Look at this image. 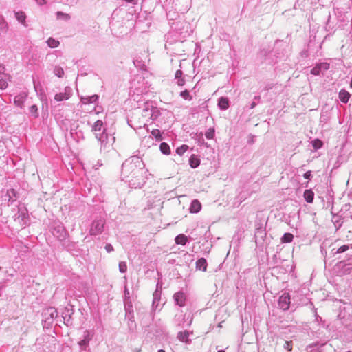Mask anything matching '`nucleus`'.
<instances>
[{"label": "nucleus", "instance_id": "1", "mask_svg": "<svg viewBox=\"0 0 352 352\" xmlns=\"http://www.w3.org/2000/svg\"><path fill=\"white\" fill-rule=\"evenodd\" d=\"M104 224L105 221L102 219L94 221L89 230L90 234L94 236L100 234L103 232Z\"/></svg>", "mask_w": 352, "mask_h": 352}, {"label": "nucleus", "instance_id": "2", "mask_svg": "<svg viewBox=\"0 0 352 352\" xmlns=\"http://www.w3.org/2000/svg\"><path fill=\"white\" fill-rule=\"evenodd\" d=\"M278 305L284 311L289 309L290 306V296L289 293H284L279 297Z\"/></svg>", "mask_w": 352, "mask_h": 352}, {"label": "nucleus", "instance_id": "3", "mask_svg": "<svg viewBox=\"0 0 352 352\" xmlns=\"http://www.w3.org/2000/svg\"><path fill=\"white\" fill-rule=\"evenodd\" d=\"M174 300L177 305L180 307H183L185 305L186 302V295L181 292H177L173 296Z\"/></svg>", "mask_w": 352, "mask_h": 352}, {"label": "nucleus", "instance_id": "4", "mask_svg": "<svg viewBox=\"0 0 352 352\" xmlns=\"http://www.w3.org/2000/svg\"><path fill=\"white\" fill-rule=\"evenodd\" d=\"M207 265V261L204 258H201L196 262V268L203 272L206 271Z\"/></svg>", "mask_w": 352, "mask_h": 352}, {"label": "nucleus", "instance_id": "5", "mask_svg": "<svg viewBox=\"0 0 352 352\" xmlns=\"http://www.w3.org/2000/svg\"><path fill=\"white\" fill-rule=\"evenodd\" d=\"M25 98L26 96L23 94L16 96L14 99V102L15 105L21 108L25 102Z\"/></svg>", "mask_w": 352, "mask_h": 352}, {"label": "nucleus", "instance_id": "6", "mask_svg": "<svg viewBox=\"0 0 352 352\" xmlns=\"http://www.w3.org/2000/svg\"><path fill=\"white\" fill-rule=\"evenodd\" d=\"M69 97H70L69 93L65 91L63 93L56 94L54 96V99L57 102H60V101H63V100H66L69 99Z\"/></svg>", "mask_w": 352, "mask_h": 352}, {"label": "nucleus", "instance_id": "7", "mask_svg": "<svg viewBox=\"0 0 352 352\" xmlns=\"http://www.w3.org/2000/svg\"><path fill=\"white\" fill-rule=\"evenodd\" d=\"M349 98L350 94L347 91L342 89L339 92V98L342 102L346 103Z\"/></svg>", "mask_w": 352, "mask_h": 352}, {"label": "nucleus", "instance_id": "8", "mask_svg": "<svg viewBox=\"0 0 352 352\" xmlns=\"http://www.w3.org/2000/svg\"><path fill=\"white\" fill-rule=\"evenodd\" d=\"M303 196L307 203L313 202L314 193L311 190H305Z\"/></svg>", "mask_w": 352, "mask_h": 352}, {"label": "nucleus", "instance_id": "9", "mask_svg": "<svg viewBox=\"0 0 352 352\" xmlns=\"http://www.w3.org/2000/svg\"><path fill=\"white\" fill-rule=\"evenodd\" d=\"M201 208V203L195 199L193 200L191 206H190V212H198Z\"/></svg>", "mask_w": 352, "mask_h": 352}, {"label": "nucleus", "instance_id": "10", "mask_svg": "<svg viewBox=\"0 0 352 352\" xmlns=\"http://www.w3.org/2000/svg\"><path fill=\"white\" fill-rule=\"evenodd\" d=\"M175 241L176 244L184 245L188 241V238L186 235L180 234L176 236Z\"/></svg>", "mask_w": 352, "mask_h": 352}, {"label": "nucleus", "instance_id": "11", "mask_svg": "<svg viewBox=\"0 0 352 352\" xmlns=\"http://www.w3.org/2000/svg\"><path fill=\"white\" fill-rule=\"evenodd\" d=\"M219 106L221 109H227L229 107L228 98L221 97L219 100Z\"/></svg>", "mask_w": 352, "mask_h": 352}, {"label": "nucleus", "instance_id": "12", "mask_svg": "<svg viewBox=\"0 0 352 352\" xmlns=\"http://www.w3.org/2000/svg\"><path fill=\"white\" fill-rule=\"evenodd\" d=\"M160 148L161 152L165 155H169L170 153V146L166 142L162 143L160 146Z\"/></svg>", "mask_w": 352, "mask_h": 352}, {"label": "nucleus", "instance_id": "13", "mask_svg": "<svg viewBox=\"0 0 352 352\" xmlns=\"http://www.w3.org/2000/svg\"><path fill=\"white\" fill-rule=\"evenodd\" d=\"M189 162L192 168H196L200 164L199 159H198L195 155H191Z\"/></svg>", "mask_w": 352, "mask_h": 352}, {"label": "nucleus", "instance_id": "14", "mask_svg": "<svg viewBox=\"0 0 352 352\" xmlns=\"http://www.w3.org/2000/svg\"><path fill=\"white\" fill-rule=\"evenodd\" d=\"M16 17L19 21H20L22 24L25 25V18L26 16L24 12H17L15 14Z\"/></svg>", "mask_w": 352, "mask_h": 352}, {"label": "nucleus", "instance_id": "15", "mask_svg": "<svg viewBox=\"0 0 352 352\" xmlns=\"http://www.w3.org/2000/svg\"><path fill=\"white\" fill-rule=\"evenodd\" d=\"M294 236L291 233H285L281 238L282 243H291L293 241Z\"/></svg>", "mask_w": 352, "mask_h": 352}, {"label": "nucleus", "instance_id": "16", "mask_svg": "<svg viewBox=\"0 0 352 352\" xmlns=\"http://www.w3.org/2000/svg\"><path fill=\"white\" fill-rule=\"evenodd\" d=\"M188 336H189V334H188V333L187 331L179 332V335H178L179 339L181 341L185 342H188Z\"/></svg>", "mask_w": 352, "mask_h": 352}, {"label": "nucleus", "instance_id": "17", "mask_svg": "<svg viewBox=\"0 0 352 352\" xmlns=\"http://www.w3.org/2000/svg\"><path fill=\"white\" fill-rule=\"evenodd\" d=\"M103 126V122L101 120H97L95 122L93 126V131H100L102 130Z\"/></svg>", "mask_w": 352, "mask_h": 352}, {"label": "nucleus", "instance_id": "18", "mask_svg": "<svg viewBox=\"0 0 352 352\" xmlns=\"http://www.w3.org/2000/svg\"><path fill=\"white\" fill-rule=\"evenodd\" d=\"M47 43L48 44V45L52 47V48H54V47H58V45H59V41H57V40H55L54 38H50L47 41Z\"/></svg>", "mask_w": 352, "mask_h": 352}, {"label": "nucleus", "instance_id": "19", "mask_svg": "<svg viewBox=\"0 0 352 352\" xmlns=\"http://www.w3.org/2000/svg\"><path fill=\"white\" fill-rule=\"evenodd\" d=\"M188 148V146L184 144L176 149L177 155L182 156Z\"/></svg>", "mask_w": 352, "mask_h": 352}, {"label": "nucleus", "instance_id": "20", "mask_svg": "<svg viewBox=\"0 0 352 352\" xmlns=\"http://www.w3.org/2000/svg\"><path fill=\"white\" fill-rule=\"evenodd\" d=\"M56 16L58 19L68 20L70 18L68 14L62 12H57Z\"/></svg>", "mask_w": 352, "mask_h": 352}, {"label": "nucleus", "instance_id": "21", "mask_svg": "<svg viewBox=\"0 0 352 352\" xmlns=\"http://www.w3.org/2000/svg\"><path fill=\"white\" fill-rule=\"evenodd\" d=\"M214 128H209L205 133L206 138L207 139H212L214 135Z\"/></svg>", "mask_w": 352, "mask_h": 352}, {"label": "nucleus", "instance_id": "22", "mask_svg": "<svg viewBox=\"0 0 352 352\" xmlns=\"http://www.w3.org/2000/svg\"><path fill=\"white\" fill-rule=\"evenodd\" d=\"M151 134L153 136H154L157 140H162V135H161V133H160V131L159 129H153L152 131H151Z\"/></svg>", "mask_w": 352, "mask_h": 352}, {"label": "nucleus", "instance_id": "23", "mask_svg": "<svg viewBox=\"0 0 352 352\" xmlns=\"http://www.w3.org/2000/svg\"><path fill=\"white\" fill-rule=\"evenodd\" d=\"M180 96L185 100H192V96L190 95L188 90H184L180 93Z\"/></svg>", "mask_w": 352, "mask_h": 352}, {"label": "nucleus", "instance_id": "24", "mask_svg": "<svg viewBox=\"0 0 352 352\" xmlns=\"http://www.w3.org/2000/svg\"><path fill=\"white\" fill-rule=\"evenodd\" d=\"M30 111L35 118L38 117V108L36 105H32L30 108Z\"/></svg>", "mask_w": 352, "mask_h": 352}, {"label": "nucleus", "instance_id": "25", "mask_svg": "<svg viewBox=\"0 0 352 352\" xmlns=\"http://www.w3.org/2000/svg\"><path fill=\"white\" fill-rule=\"evenodd\" d=\"M119 270L122 273L127 270V265L125 262L122 261L119 263Z\"/></svg>", "mask_w": 352, "mask_h": 352}, {"label": "nucleus", "instance_id": "26", "mask_svg": "<svg viewBox=\"0 0 352 352\" xmlns=\"http://www.w3.org/2000/svg\"><path fill=\"white\" fill-rule=\"evenodd\" d=\"M284 348L288 351H292L293 349L292 341H285Z\"/></svg>", "mask_w": 352, "mask_h": 352}, {"label": "nucleus", "instance_id": "27", "mask_svg": "<svg viewBox=\"0 0 352 352\" xmlns=\"http://www.w3.org/2000/svg\"><path fill=\"white\" fill-rule=\"evenodd\" d=\"M322 146V142L318 139H316L313 142V146L316 149L321 148Z\"/></svg>", "mask_w": 352, "mask_h": 352}, {"label": "nucleus", "instance_id": "28", "mask_svg": "<svg viewBox=\"0 0 352 352\" xmlns=\"http://www.w3.org/2000/svg\"><path fill=\"white\" fill-rule=\"evenodd\" d=\"M55 74L58 77H61L64 74V71L61 67H56L54 69Z\"/></svg>", "mask_w": 352, "mask_h": 352}, {"label": "nucleus", "instance_id": "29", "mask_svg": "<svg viewBox=\"0 0 352 352\" xmlns=\"http://www.w3.org/2000/svg\"><path fill=\"white\" fill-rule=\"evenodd\" d=\"M8 87V82L6 80L0 79V89H4Z\"/></svg>", "mask_w": 352, "mask_h": 352}, {"label": "nucleus", "instance_id": "30", "mask_svg": "<svg viewBox=\"0 0 352 352\" xmlns=\"http://www.w3.org/2000/svg\"><path fill=\"white\" fill-rule=\"evenodd\" d=\"M320 67H315L311 70V73L314 75H318L320 73Z\"/></svg>", "mask_w": 352, "mask_h": 352}, {"label": "nucleus", "instance_id": "31", "mask_svg": "<svg viewBox=\"0 0 352 352\" xmlns=\"http://www.w3.org/2000/svg\"><path fill=\"white\" fill-rule=\"evenodd\" d=\"M349 249V246L348 245H344L341 247H340L338 250V253H342L345 251H346L347 250Z\"/></svg>", "mask_w": 352, "mask_h": 352}, {"label": "nucleus", "instance_id": "32", "mask_svg": "<svg viewBox=\"0 0 352 352\" xmlns=\"http://www.w3.org/2000/svg\"><path fill=\"white\" fill-rule=\"evenodd\" d=\"M104 248L108 252H111L114 250L113 247L109 243L107 244Z\"/></svg>", "mask_w": 352, "mask_h": 352}, {"label": "nucleus", "instance_id": "33", "mask_svg": "<svg viewBox=\"0 0 352 352\" xmlns=\"http://www.w3.org/2000/svg\"><path fill=\"white\" fill-rule=\"evenodd\" d=\"M182 74H183V72L182 70H177L175 72V78H182Z\"/></svg>", "mask_w": 352, "mask_h": 352}, {"label": "nucleus", "instance_id": "34", "mask_svg": "<svg viewBox=\"0 0 352 352\" xmlns=\"http://www.w3.org/2000/svg\"><path fill=\"white\" fill-rule=\"evenodd\" d=\"M185 84V80L184 78H179L177 80V85L179 86H183Z\"/></svg>", "mask_w": 352, "mask_h": 352}, {"label": "nucleus", "instance_id": "35", "mask_svg": "<svg viewBox=\"0 0 352 352\" xmlns=\"http://www.w3.org/2000/svg\"><path fill=\"white\" fill-rule=\"evenodd\" d=\"M310 175H311V172H310V171H308V172H307V173H305L304 174V177H305V178H306V179H309V177H310Z\"/></svg>", "mask_w": 352, "mask_h": 352}, {"label": "nucleus", "instance_id": "36", "mask_svg": "<svg viewBox=\"0 0 352 352\" xmlns=\"http://www.w3.org/2000/svg\"><path fill=\"white\" fill-rule=\"evenodd\" d=\"M5 67L3 65H0V73H3L5 71Z\"/></svg>", "mask_w": 352, "mask_h": 352}, {"label": "nucleus", "instance_id": "37", "mask_svg": "<svg viewBox=\"0 0 352 352\" xmlns=\"http://www.w3.org/2000/svg\"><path fill=\"white\" fill-rule=\"evenodd\" d=\"M37 1V3L40 5H42L43 3H45V1L44 0H36Z\"/></svg>", "mask_w": 352, "mask_h": 352}, {"label": "nucleus", "instance_id": "38", "mask_svg": "<svg viewBox=\"0 0 352 352\" xmlns=\"http://www.w3.org/2000/svg\"><path fill=\"white\" fill-rule=\"evenodd\" d=\"M127 3H135V0H124Z\"/></svg>", "mask_w": 352, "mask_h": 352}, {"label": "nucleus", "instance_id": "39", "mask_svg": "<svg viewBox=\"0 0 352 352\" xmlns=\"http://www.w3.org/2000/svg\"><path fill=\"white\" fill-rule=\"evenodd\" d=\"M8 192V194L12 193V194L14 195V190L13 189L10 190Z\"/></svg>", "mask_w": 352, "mask_h": 352}, {"label": "nucleus", "instance_id": "40", "mask_svg": "<svg viewBox=\"0 0 352 352\" xmlns=\"http://www.w3.org/2000/svg\"><path fill=\"white\" fill-rule=\"evenodd\" d=\"M6 76L7 77L8 80H10L11 76L10 75L8 74V75H6Z\"/></svg>", "mask_w": 352, "mask_h": 352}, {"label": "nucleus", "instance_id": "41", "mask_svg": "<svg viewBox=\"0 0 352 352\" xmlns=\"http://www.w3.org/2000/svg\"><path fill=\"white\" fill-rule=\"evenodd\" d=\"M322 65L324 66L325 69H327V67H326L327 66V63H323V64L321 65V66Z\"/></svg>", "mask_w": 352, "mask_h": 352}, {"label": "nucleus", "instance_id": "42", "mask_svg": "<svg viewBox=\"0 0 352 352\" xmlns=\"http://www.w3.org/2000/svg\"><path fill=\"white\" fill-rule=\"evenodd\" d=\"M158 352H165V351L164 349H160Z\"/></svg>", "mask_w": 352, "mask_h": 352}, {"label": "nucleus", "instance_id": "43", "mask_svg": "<svg viewBox=\"0 0 352 352\" xmlns=\"http://www.w3.org/2000/svg\"><path fill=\"white\" fill-rule=\"evenodd\" d=\"M140 351H141V349H138V350L136 351V352H140Z\"/></svg>", "mask_w": 352, "mask_h": 352}, {"label": "nucleus", "instance_id": "44", "mask_svg": "<svg viewBox=\"0 0 352 352\" xmlns=\"http://www.w3.org/2000/svg\"><path fill=\"white\" fill-rule=\"evenodd\" d=\"M218 352H225V351H223V350H220V351H219Z\"/></svg>", "mask_w": 352, "mask_h": 352}]
</instances>
